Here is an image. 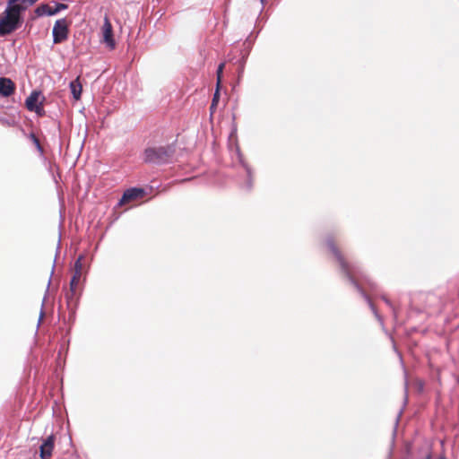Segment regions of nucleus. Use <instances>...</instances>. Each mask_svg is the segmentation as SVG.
Here are the masks:
<instances>
[{
    "instance_id": "f257e3e1",
    "label": "nucleus",
    "mask_w": 459,
    "mask_h": 459,
    "mask_svg": "<svg viewBox=\"0 0 459 459\" xmlns=\"http://www.w3.org/2000/svg\"><path fill=\"white\" fill-rule=\"evenodd\" d=\"M29 0H9L4 16L0 20V36L14 31L21 24V13L27 8Z\"/></svg>"
},
{
    "instance_id": "f03ea898",
    "label": "nucleus",
    "mask_w": 459,
    "mask_h": 459,
    "mask_svg": "<svg viewBox=\"0 0 459 459\" xmlns=\"http://www.w3.org/2000/svg\"><path fill=\"white\" fill-rule=\"evenodd\" d=\"M327 247H328L329 250L333 253V255L336 257L337 261L339 262V264L341 265V268H342V271L343 272V273L348 277V279L351 281V282L357 288V290L367 299V301L369 304V307H370L371 310L373 311V313L375 314L376 317L380 322H382V317L378 315L375 306L373 305V303L371 302L369 298L366 295V293L364 292V290H362V288L359 286V284L358 282V280H357V277L359 274L358 269L354 265L349 264L348 262H346L344 260V258L342 257L340 251L338 250V248L336 247V246L334 245V243L333 241H328Z\"/></svg>"
},
{
    "instance_id": "7ed1b4c3",
    "label": "nucleus",
    "mask_w": 459,
    "mask_h": 459,
    "mask_svg": "<svg viewBox=\"0 0 459 459\" xmlns=\"http://www.w3.org/2000/svg\"><path fill=\"white\" fill-rule=\"evenodd\" d=\"M175 149L172 146L149 147L143 153V160L147 163L163 165L169 163L173 158Z\"/></svg>"
},
{
    "instance_id": "20e7f679",
    "label": "nucleus",
    "mask_w": 459,
    "mask_h": 459,
    "mask_svg": "<svg viewBox=\"0 0 459 459\" xmlns=\"http://www.w3.org/2000/svg\"><path fill=\"white\" fill-rule=\"evenodd\" d=\"M235 155V162L239 165V178L238 179V183L243 190L250 191L254 185L253 169L245 160L238 147L236 148Z\"/></svg>"
},
{
    "instance_id": "39448f33",
    "label": "nucleus",
    "mask_w": 459,
    "mask_h": 459,
    "mask_svg": "<svg viewBox=\"0 0 459 459\" xmlns=\"http://www.w3.org/2000/svg\"><path fill=\"white\" fill-rule=\"evenodd\" d=\"M146 195V191L142 187H130L124 191L122 197L117 203V206L131 204L141 200Z\"/></svg>"
},
{
    "instance_id": "423d86ee",
    "label": "nucleus",
    "mask_w": 459,
    "mask_h": 459,
    "mask_svg": "<svg viewBox=\"0 0 459 459\" xmlns=\"http://www.w3.org/2000/svg\"><path fill=\"white\" fill-rule=\"evenodd\" d=\"M30 145L33 146L35 154L37 155L40 165L46 169H50V163L46 156L45 144L32 133H30Z\"/></svg>"
},
{
    "instance_id": "0eeeda50",
    "label": "nucleus",
    "mask_w": 459,
    "mask_h": 459,
    "mask_svg": "<svg viewBox=\"0 0 459 459\" xmlns=\"http://www.w3.org/2000/svg\"><path fill=\"white\" fill-rule=\"evenodd\" d=\"M82 282L83 280L77 278V276L72 277L70 281L69 290L65 294V298L69 306L76 305L82 290Z\"/></svg>"
},
{
    "instance_id": "6e6552de",
    "label": "nucleus",
    "mask_w": 459,
    "mask_h": 459,
    "mask_svg": "<svg viewBox=\"0 0 459 459\" xmlns=\"http://www.w3.org/2000/svg\"><path fill=\"white\" fill-rule=\"evenodd\" d=\"M68 23L65 18L56 21L52 30L53 42L55 44L62 43L68 38Z\"/></svg>"
},
{
    "instance_id": "1a4fd4ad",
    "label": "nucleus",
    "mask_w": 459,
    "mask_h": 459,
    "mask_svg": "<svg viewBox=\"0 0 459 459\" xmlns=\"http://www.w3.org/2000/svg\"><path fill=\"white\" fill-rule=\"evenodd\" d=\"M45 101V97L41 94L40 91H33L30 92V112L34 111L38 117H43L45 115V110L43 108V103Z\"/></svg>"
},
{
    "instance_id": "9d476101",
    "label": "nucleus",
    "mask_w": 459,
    "mask_h": 459,
    "mask_svg": "<svg viewBox=\"0 0 459 459\" xmlns=\"http://www.w3.org/2000/svg\"><path fill=\"white\" fill-rule=\"evenodd\" d=\"M102 32H103V41L106 43V45L110 49H114L116 47V42L113 38L112 25L108 17H105V19H104Z\"/></svg>"
},
{
    "instance_id": "9b49d317",
    "label": "nucleus",
    "mask_w": 459,
    "mask_h": 459,
    "mask_svg": "<svg viewBox=\"0 0 459 459\" xmlns=\"http://www.w3.org/2000/svg\"><path fill=\"white\" fill-rule=\"evenodd\" d=\"M54 446L55 437L53 435L48 437L45 440H43L42 444L39 446L40 458L50 459L54 449Z\"/></svg>"
},
{
    "instance_id": "f8f14e48",
    "label": "nucleus",
    "mask_w": 459,
    "mask_h": 459,
    "mask_svg": "<svg viewBox=\"0 0 459 459\" xmlns=\"http://www.w3.org/2000/svg\"><path fill=\"white\" fill-rule=\"evenodd\" d=\"M14 91L13 82L5 77H0V95L3 97H9Z\"/></svg>"
},
{
    "instance_id": "ddd939ff",
    "label": "nucleus",
    "mask_w": 459,
    "mask_h": 459,
    "mask_svg": "<svg viewBox=\"0 0 459 459\" xmlns=\"http://www.w3.org/2000/svg\"><path fill=\"white\" fill-rule=\"evenodd\" d=\"M34 13L37 17L53 15L52 6H50L48 4H40L39 6L36 7Z\"/></svg>"
},
{
    "instance_id": "4468645a",
    "label": "nucleus",
    "mask_w": 459,
    "mask_h": 459,
    "mask_svg": "<svg viewBox=\"0 0 459 459\" xmlns=\"http://www.w3.org/2000/svg\"><path fill=\"white\" fill-rule=\"evenodd\" d=\"M69 86H70L71 93H72L74 99L76 100H80L81 95H82V87L79 82V79H75V80L72 81L70 82Z\"/></svg>"
},
{
    "instance_id": "2eb2a0df",
    "label": "nucleus",
    "mask_w": 459,
    "mask_h": 459,
    "mask_svg": "<svg viewBox=\"0 0 459 459\" xmlns=\"http://www.w3.org/2000/svg\"><path fill=\"white\" fill-rule=\"evenodd\" d=\"M83 259H84V257L82 255H79V257L76 259V261L74 263V270L83 272V264H82Z\"/></svg>"
},
{
    "instance_id": "dca6fc26",
    "label": "nucleus",
    "mask_w": 459,
    "mask_h": 459,
    "mask_svg": "<svg viewBox=\"0 0 459 459\" xmlns=\"http://www.w3.org/2000/svg\"><path fill=\"white\" fill-rule=\"evenodd\" d=\"M66 8H67V5L65 4H56L55 7L54 8L52 7L53 15L59 13L61 10H65Z\"/></svg>"
},
{
    "instance_id": "f3484780",
    "label": "nucleus",
    "mask_w": 459,
    "mask_h": 459,
    "mask_svg": "<svg viewBox=\"0 0 459 459\" xmlns=\"http://www.w3.org/2000/svg\"><path fill=\"white\" fill-rule=\"evenodd\" d=\"M225 66V64L224 63H221L217 68V81H218V84L220 83L221 82V76H222V73H223V68Z\"/></svg>"
},
{
    "instance_id": "a211bd4d",
    "label": "nucleus",
    "mask_w": 459,
    "mask_h": 459,
    "mask_svg": "<svg viewBox=\"0 0 459 459\" xmlns=\"http://www.w3.org/2000/svg\"><path fill=\"white\" fill-rule=\"evenodd\" d=\"M248 55V52L244 55L241 58V60L239 61V65H240V72L242 73L243 72V69H244V65H245V63H246V59H247V56Z\"/></svg>"
},
{
    "instance_id": "6ab92c4d",
    "label": "nucleus",
    "mask_w": 459,
    "mask_h": 459,
    "mask_svg": "<svg viewBox=\"0 0 459 459\" xmlns=\"http://www.w3.org/2000/svg\"><path fill=\"white\" fill-rule=\"evenodd\" d=\"M74 275L73 276H77V278H80L82 280L84 281V278H83V272H81V271H76V270H74Z\"/></svg>"
},
{
    "instance_id": "aec40b11",
    "label": "nucleus",
    "mask_w": 459,
    "mask_h": 459,
    "mask_svg": "<svg viewBox=\"0 0 459 459\" xmlns=\"http://www.w3.org/2000/svg\"><path fill=\"white\" fill-rule=\"evenodd\" d=\"M218 94L219 93H218V90H217L215 94H214V96H213L212 106H213L215 104V102L217 101Z\"/></svg>"
},
{
    "instance_id": "412c9836",
    "label": "nucleus",
    "mask_w": 459,
    "mask_h": 459,
    "mask_svg": "<svg viewBox=\"0 0 459 459\" xmlns=\"http://www.w3.org/2000/svg\"><path fill=\"white\" fill-rule=\"evenodd\" d=\"M29 105H30V102H29V97H27L25 100H24V106L29 108Z\"/></svg>"
},
{
    "instance_id": "4be33fe9",
    "label": "nucleus",
    "mask_w": 459,
    "mask_h": 459,
    "mask_svg": "<svg viewBox=\"0 0 459 459\" xmlns=\"http://www.w3.org/2000/svg\"><path fill=\"white\" fill-rule=\"evenodd\" d=\"M383 299L385 300V303H386L390 307H392V304H391V302H390V300H389L388 299H386V298H383Z\"/></svg>"
},
{
    "instance_id": "5701e85b",
    "label": "nucleus",
    "mask_w": 459,
    "mask_h": 459,
    "mask_svg": "<svg viewBox=\"0 0 459 459\" xmlns=\"http://www.w3.org/2000/svg\"><path fill=\"white\" fill-rule=\"evenodd\" d=\"M267 0H260V3L262 4V8L265 5Z\"/></svg>"
},
{
    "instance_id": "b1692460",
    "label": "nucleus",
    "mask_w": 459,
    "mask_h": 459,
    "mask_svg": "<svg viewBox=\"0 0 459 459\" xmlns=\"http://www.w3.org/2000/svg\"><path fill=\"white\" fill-rule=\"evenodd\" d=\"M368 285H369V287H370V288H372V289H373V288H374V286H375V284H374L373 282H371V281H368Z\"/></svg>"
},
{
    "instance_id": "393cba45",
    "label": "nucleus",
    "mask_w": 459,
    "mask_h": 459,
    "mask_svg": "<svg viewBox=\"0 0 459 459\" xmlns=\"http://www.w3.org/2000/svg\"><path fill=\"white\" fill-rule=\"evenodd\" d=\"M430 458V455H428L426 459H429Z\"/></svg>"
},
{
    "instance_id": "a878e982",
    "label": "nucleus",
    "mask_w": 459,
    "mask_h": 459,
    "mask_svg": "<svg viewBox=\"0 0 459 459\" xmlns=\"http://www.w3.org/2000/svg\"><path fill=\"white\" fill-rule=\"evenodd\" d=\"M438 459H446V458H444V457H440V458H438Z\"/></svg>"
}]
</instances>
